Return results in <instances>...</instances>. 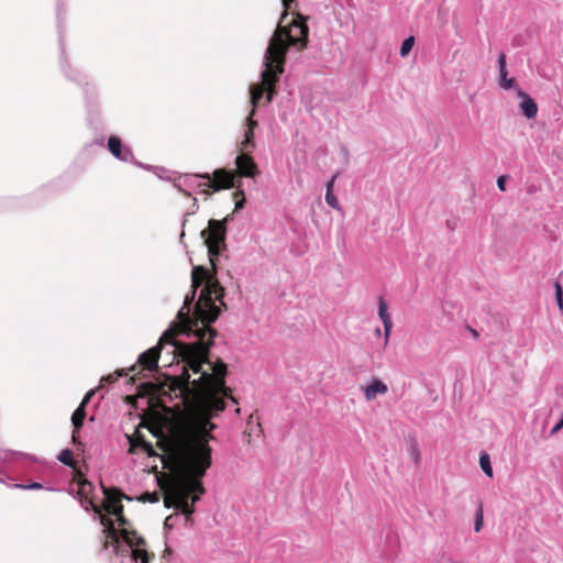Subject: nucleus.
I'll list each match as a JSON object with an SVG mask.
<instances>
[{
    "mask_svg": "<svg viewBox=\"0 0 563 563\" xmlns=\"http://www.w3.org/2000/svg\"><path fill=\"white\" fill-rule=\"evenodd\" d=\"M206 364L211 372L202 371L201 368L199 372L200 377L192 382H190V375L186 372L179 376L167 377L165 383L146 382L139 386L137 396L148 397L150 407H158L168 411L165 405V397L169 399L175 397L180 399L179 404L175 406L177 409L184 406L200 416L199 427L201 435L194 437L184 443L199 439L206 440L209 445L208 440L213 439L210 431L217 427L211 422V417L225 409L224 398H230L236 402L232 396V389L225 386L227 364L220 358L216 362L209 361Z\"/></svg>",
    "mask_w": 563,
    "mask_h": 563,
    "instance_id": "f257e3e1",
    "label": "nucleus"
},
{
    "mask_svg": "<svg viewBox=\"0 0 563 563\" xmlns=\"http://www.w3.org/2000/svg\"><path fill=\"white\" fill-rule=\"evenodd\" d=\"M159 488L164 492V506L166 508L174 507L176 509V505L178 503V497L175 494V474L169 482H165L163 479H158Z\"/></svg>",
    "mask_w": 563,
    "mask_h": 563,
    "instance_id": "ddd939ff",
    "label": "nucleus"
},
{
    "mask_svg": "<svg viewBox=\"0 0 563 563\" xmlns=\"http://www.w3.org/2000/svg\"><path fill=\"white\" fill-rule=\"evenodd\" d=\"M235 165V176L254 177L256 174H258L257 166L249 152H242L240 155H238Z\"/></svg>",
    "mask_w": 563,
    "mask_h": 563,
    "instance_id": "9d476101",
    "label": "nucleus"
},
{
    "mask_svg": "<svg viewBox=\"0 0 563 563\" xmlns=\"http://www.w3.org/2000/svg\"><path fill=\"white\" fill-rule=\"evenodd\" d=\"M122 375H123V373H122V372L117 371V372H114L113 374H109L108 376H104V377L101 379V382H104V383H109V384H111V383L117 382V380H118V378H119L120 376H122Z\"/></svg>",
    "mask_w": 563,
    "mask_h": 563,
    "instance_id": "2f4dec72",
    "label": "nucleus"
},
{
    "mask_svg": "<svg viewBox=\"0 0 563 563\" xmlns=\"http://www.w3.org/2000/svg\"><path fill=\"white\" fill-rule=\"evenodd\" d=\"M507 69L506 70H500L499 71V77H500V86L505 89H510L514 87L515 85V78H507Z\"/></svg>",
    "mask_w": 563,
    "mask_h": 563,
    "instance_id": "bb28decb",
    "label": "nucleus"
},
{
    "mask_svg": "<svg viewBox=\"0 0 563 563\" xmlns=\"http://www.w3.org/2000/svg\"><path fill=\"white\" fill-rule=\"evenodd\" d=\"M147 428H148V430H150L154 435H158V433H159V434H162V433H163L162 429H161L159 427H157V426H150V427H147Z\"/></svg>",
    "mask_w": 563,
    "mask_h": 563,
    "instance_id": "4c0bfd02",
    "label": "nucleus"
},
{
    "mask_svg": "<svg viewBox=\"0 0 563 563\" xmlns=\"http://www.w3.org/2000/svg\"><path fill=\"white\" fill-rule=\"evenodd\" d=\"M517 96L521 99L519 108L522 114L528 119L536 118L538 113V106L534 100L521 89H517Z\"/></svg>",
    "mask_w": 563,
    "mask_h": 563,
    "instance_id": "4468645a",
    "label": "nucleus"
},
{
    "mask_svg": "<svg viewBox=\"0 0 563 563\" xmlns=\"http://www.w3.org/2000/svg\"><path fill=\"white\" fill-rule=\"evenodd\" d=\"M227 218L223 220L211 219L208 222V228L201 231V238L205 240V244L208 247V256L211 264L210 273L203 266H195L191 272V288L198 289L202 284L205 286L210 280H218L216 278L218 257L222 249H225V235H227Z\"/></svg>",
    "mask_w": 563,
    "mask_h": 563,
    "instance_id": "39448f33",
    "label": "nucleus"
},
{
    "mask_svg": "<svg viewBox=\"0 0 563 563\" xmlns=\"http://www.w3.org/2000/svg\"><path fill=\"white\" fill-rule=\"evenodd\" d=\"M130 442L129 453L133 454L136 452V449H142L147 456H156V452L153 448V445L145 440L144 434L136 430L133 435L128 437Z\"/></svg>",
    "mask_w": 563,
    "mask_h": 563,
    "instance_id": "9b49d317",
    "label": "nucleus"
},
{
    "mask_svg": "<svg viewBox=\"0 0 563 563\" xmlns=\"http://www.w3.org/2000/svg\"><path fill=\"white\" fill-rule=\"evenodd\" d=\"M415 44V37L413 36H409L407 37L402 44H401V47H400V55L402 57H405L406 55H408V53L411 51L412 46Z\"/></svg>",
    "mask_w": 563,
    "mask_h": 563,
    "instance_id": "cd10ccee",
    "label": "nucleus"
},
{
    "mask_svg": "<svg viewBox=\"0 0 563 563\" xmlns=\"http://www.w3.org/2000/svg\"><path fill=\"white\" fill-rule=\"evenodd\" d=\"M161 448L163 449V451H164V452H166V451H167V449H166V444L161 445Z\"/></svg>",
    "mask_w": 563,
    "mask_h": 563,
    "instance_id": "de8ad7c7",
    "label": "nucleus"
},
{
    "mask_svg": "<svg viewBox=\"0 0 563 563\" xmlns=\"http://www.w3.org/2000/svg\"><path fill=\"white\" fill-rule=\"evenodd\" d=\"M120 536L123 539V541L128 544L135 541L139 537V533L135 530H131L129 528H121Z\"/></svg>",
    "mask_w": 563,
    "mask_h": 563,
    "instance_id": "b1692460",
    "label": "nucleus"
},
{
    "mask_svg": "<svg viewBox=\"0 0 563 563\" xmlns=\"http://www.w3.org/2000/svg\"><path fill=\"white\" fill-rule=\"evenodd\" d=\"M282 1L284 12L264 55L265 69L261 76L262 81L252 85L250 88L251 102L254 106L262 99L264 92H266V103L272 102L276 93V84L279 81V76L285 71L286 54L289 46L299 45V48L303 49L308 43L309 29L306 19L301 14L297 13L291 22L284 25L288 11L296 0Z\"/></svg>",
    "mask_w": 563,
    "mask_h": 563,
    "instance_id": "7ed1b4c3",
    "label": "nucleus"
},
{
    "mask_svg": "<svg viewBox=\"0 0 563 563\" xmlns=\"http://www.w3.org/2000/svg\"><path fill=\"white\" fill-rule=\"evenodd\" d=\"M108 148L111 154L120 161L129 162L132 158V152L129 147L123 146L118 136H110L108 140Z\"/></svg>",
    "mask_w": 563,
    "mask_h": 563,
    "instance_id": "f8f14e48",
    "label": "nucleus"
},
{
    "mask_svg": "<svg viewBox=\"0 0 563 563\" xmlns=\"http://www.w3.org/2000/svg\"><path fill=\"white\" fill-rule=\"evenodd\" d=\"M413 456H416V461L419 460L420 454L417 449L415 450Z\"/></svg>",
    "mask_w": 563,
    "mask_h": 563,
    "instance_id": "37998d69",
    "label": "nucleus"
},
{
    "mask_svg": "<svg viewBox=\"0 0 563 563\" xmlns=\"http://www.w3.org/2000/svg\"><path fill=\"white\" fill-rule=\"evenodd\" d=\"M178 497V503L176 505V509L180 510L185 516L187 520H191V515L195 512V506L192 504H189V501L184 497Z\"/></svg>",
    "mask_w": 563,
    "mask_h": 563,
    "instance_id": "6ab92c4d",
    "label": "nucleus"
},
{
    "mask_svg": "<svg viewBox=\"0 0 563 563\" xmlns=\"http://www.w3.org/2000/svg\"><path fill=\"white\" fill-rule=\"evenodd\" d=\"M211 452L207 441L199 439L179 443L172 452L175 464V494L186 498L192 506L206 493L202 477L212 464Z\"/></svg>",
    "mask_w": 563,
    "mask_h": 563,
    "instance_id": "20e7f679",
    "label": "nucleus"
},
{
    "mask_svg": "<svg viewBox=\"0 0 563 563\" xmlns=\"http://www.w3.org/2000/svg\"><path fill=\"white\" fill-rule=\"evenodd\" d=\"M375 334H377V335L380 334V329L379 328L376 329Z\"/></svg>",
    "mask_w": 563,
    "mask_h": 563,
    "instance_id": "49530a36",
    "label": "nucleus"
},
{
    "mask_svg": "<svg viewBox=\"0 0 563 563\" xmlns=\"http://www.w3.org/2000/svg\"><path fill=\"white\" fill-rule=\"evenodd\" d=\"M472 334H473L474 338L478 336V332L476 330H472Z\"/></svg>",
    "mask_w": 563,
    "mask_h": 563,
    "instance_id": "a18cd8bd",
    "label": "nucleus"
},
{
    "mask_svg": "<svg viewBox=\"0 0 563 563\" xmlns=\"http://www.w3.org/2000/svg\"><path fill=\"white\" fill-rule=\"evenodd\" d=\"M102 490L106 496V504L103 506L104 510L108 514H111L115 516L117 518L120 516H123V505L121 504V500L128 499L131 500L130 497L124 495L119 488L117 487H106L102 485Z\"/></svg>",
    "mask_w": 563,
    "mask_h": 563,
    "instance_id": "1a4fd4ad",
    "label": "nucleus"
},
{
    "mask_svg": "<svg viewBox=\"0 0 563 563\" xmlns=\"http://www.w3.org/2000/svg\"><path fill=\"white\" fill-rule=\"evenodd\" d=\"M137 500L141 503H157L159 501V493L153 492V493H143L141 496L137 497Z\"/></svg>",
    "mask_w": 563,
    "mask_h": 563,
    "instance_id": "393cba45",
    "label": "nucleus"
},
{
    "mask_svg": "<svg viewBox=\"0 0 563 563\" xmlns=\"http://www.w3.org/2000/svg\"><path fill=\"white\" fill-rule=\"evenodd\" d=\"M238 195H241L242 198H241V200L236 201L235 209H241V208H243V205H244V201H245L244 192L242 190H240V191L235 192V196H238Z\"/></svg>",
    "mask_w": 563,
    "mask_h": 563,
    "instance_id": "c9c22d12",
    "label": "nucleus"
},
{
    "mask_svg": "<svg viewBox=\"0 0 563 563\" xmlns=\"http://www.w3.org/2000/svg\"><path fill=\"white\" fill-rule=\"evenodd\" d=\"M413 456H416V461L419 460L420 454L417 449L415 450Z\"/></svg>",
    "mask_w": 563,
    "mask_h": 563,
    "instance_id": "79ce46f5",
    "label": "nucleus"
},
{
    "mask_svg": "<svg viewBox=\"0 0 563 563\" xmlns=\"http://www.w3.org/2000/svg\"><path fill=\"white\" fill-rule=\"evenodd\" d=\"M195 177L207 179V183L199 184L200 192L203 195H211L224 189L236 187L235 173L224 168H218L212 174H194Z\"/></svg>",
    "mask_w": 563,
    "mask_h": 563,
    "instance_id": "0eeeda50",
    "label": "nucleus"
},
{
    "mask_svg": "<svg viewBox=\"0 0 563 563\" xmlns=\"http://www.w3.org/2000/svg\"><path fill=\"white\" fill-rule=\"evenodd\" d=\"M177 515H169L166 519H165V527H168V528H172L173 527V519L176 518Z\"/></svg>",
    "mask_w": 563,
    "mask_h": 563,
    "instance_id": "58836bf2",
    "label": "nucleus"
},
{
    "mask_svg": "<svg viewBox=\"0 0 563 563\" xmlns=\"http://www.w3.org/2000/svg\"><path fill=\"white\" fill-rule=\"evenodd\" d=\"M76 481L79 485V489L82 492L86 489V487H91V484L86 478H84L80 472H77Z\"/></svg>",
    "mask_w": 563,
    "mask_h": 563,
    "instance_id": "7c9ffc66",
    "label": "nucleus"
},
{
    "mask_svg": "<svg viewBox=\"0 0 563 563\" xmlns=\"http://www.w3.org/2000/svg\"><path fill=\"white\" fill-rule=\"evenodd\" d=\"M92 395H93V390H90L89 393H87L86 396L84 397V399L81 400L80 405L78 406V408L74 411V413L71 416V422H73L74 429H76V431H79L81 429V427L84 426V420L86 418V406L90 401V398L92 397Z\"/></svg>",
    "mask_w": 563,
    "mask_h": 563,
    "instance_id": "2eb2a0df",
    "label": "nucleus"
},
{
    "mask_svg": "<svg viewBox=\"0 0 563 563\" xmlns=\"http://www.w3.org/2000/svg\"><path fill=\"white\" fill-rule=\"evenodd\" d=\"M378 314L384 324L385 343H387L389 340L393 322L390 314L388 313V305L383 297H380L378 300Z\"/></svg>",
    "mask_w": 563,
    "mask_h": 563,
    "instance_id": "dca6fc26",
    "label": "nucleus"
},
{
    "mask_svg": "<svg viewBox=\"0 0 563 563\" xmlns=\"http://www.w3.org/2000/svg\"><path fill=\"white\" fill-rule=\"evenodd\" d=\"M126 400H128L129 402H132V401H134V400H135V398H134L133 396H128V397H126Z\"/></svg>",
    "mask_w": 563,
    "mask_h": 563,
    "instance_id": "c03bdc74",
    "label": "nucleus"
},
{
    "mask_svg": "<svg viewBox=\"0 0 563 563\" xmlns=\"http://www.w3.org/2000/svg\"><path fill=\"white\" fill-rule=\"evenodd\" d=\"M479 465H481V468L483 470V472L488 476V477H493V467H492V464H490V459H489V455L487 453H482L481 456H479Z\"/></svg>",
    "mask_w": 563,
    "mask_h": 563,
    "instance_id": "5701e85b",
    "label": "nucleus"
},
{
    "mask_svg": "<svg viewBox=\"0 0 563 563\" xmlns=\"http://www.w3.org/2000/svg\"><path fill=\"white\" fill-rule=\"evenodd\" d=\"M196 289H191L185 298L181 309L177 313V321L173 322L169 329H175L177 335H195L197 340L191 343L176 345L177 354L187 362L194 373L200 372L205 363H209L210 349L218 332L210 324L213 323L221 309H227L223 301L224 288L219 280H210L200 291L195 305L194 313L190 316V306L196 296Z\"/></svg>",
    "mask_w": 563,
    "mask_h": 563,
    "instance_id": "f03ea898",
    "label": "nucleus"
},
{
    "mask_svg": "<svg viewBox=\"0 0 563 563\" xmlns=\"http://www.w3.org/2000/svg\"><path fill=\"white\" fill-rule=\"evenodd\" d=\"M483 523H484V511H483V505L479 504L478 505V508L476 510V514H475V531L476 532H479L483 528Z\"/></svg>",
    "mask_w": 563,
    "mask_h": 563,
    "instance_id": "a878e982",
    "label": "nucleus"
},
{
    "mask_svg": "<svg viewBox=\"0 0 563 563\" xmlns=\"http://www.w3.org/2000/svg\"><path fill=\"white\" fill-rule=\"evenodd\" d=\"M170 552H172V551H170V549H168V548H167V549L165 550L164 554H163V559H165V558H166V555H169V554H170Z\"/></svg>",
    "mask_w": 563,
    "mask_h": 563,
    "instance_id": "a19ab883",
    "label": "nucleus"
},
{
    "mask_svg": "<svg viewBox=\"0 0 563 563\" xmlns=\"http://www.w3.org/2000/svg\"><path fill=\"white\" fill-rule=\"evenodd\" d=\"M554 288H555V300H556V303L560 308V310L563 312V289H562V286L559 282H556L554 284Z\"/></svg>",
    "mask_w": 563,
    "mask_h": 563,
    "instance_id": "c85d7f7f",
    "label": "nucleus"
},
{
    "mask_svg": "<svg viewBox=\"0 0 563 563\" xmlns=\"http://www.w3.org/2000/svg\"><path fill=\"white\" fill-rule=\"evenodd\" d=\"M77 432L76 429H74V432H73V441L76 443L77 442Z\"/></svg>",
    "mask_w": 563,
    "mask_h": 563,
    "instance_id": "ea45409f",
    "label": "nucleus"
},
{
    "mask_svg": "<svg viewBox=\"0 0 563 563\" xmlns=\"http://www.w3.org/2000/svg\"><path fill=\"white\" fill-rule=\"evenodd\" d=\"M58 461L64 465L76 468V461L73 457V452L69 449L62 450L58 454Z\"/></svg>",
    "mask_w": 563,
    "mask_h": 563,
    "instance_id": "4be33fe9",
    "label": "nucleus"
},
{
    "mask_svg": "<svg viewBox=\"0 0 563 563\" xmlns=\"http://www.w3.org/2000/svg\"><path fill=\"white\" fill-rule=\"evenodd\" d=\"M132 558L136 561L140 560L141 563H150V559L154 556V554L148 553L143 548H130Z\"/></svg>",
    "mask_w": 563,
    "mask_h": 563,
    "instance_id": "aec40b11",
    "label": "nucleus"
},
{
    "mask_svg": "<svg viewBox=\"0 0 563 563\" xmlns=\"http://www.w3.org/2000/svg\"><path fill=\"white\" fill-rule=\"evenodd\" d=\"M258 101H261V99H260ZM258 104H260V102H257V104H256V106H254V104L252 103L253 109H252V111H251V113H250V115H249V118H247V122H246V124H247V130L254 131V129L257 126V121H255V120L253 119V115H254V113H255V108H256V107H258Z\"/></svg>",
    "mask_w": 563,
    "mask_h": 563,
    "instance_id": "c756f323",
    "label": "nucleus"
},
{
    "mask_svg": "<svg viewBox=\"0 0 563 563\" xmlns=\"http://www.w3.org/2000/svg\"><path fill=\"white\" fill-rule=\"evenodd\" d=\"M129 548H143L146 545V541L143 537L139 536L135 541L128 543Z\"/></svg>",
    "mask_w": 563,
    "mask_h": 563,
    "instance_id": "473e14b6",
    "label": "nucleus"
},
{
    "mask_svg": "<svg viewBox=\"0 0 563 563\" xmlns=\"http://www.w3.org/2000/svg\"><path fill=\"white\" fill-rule=\"evenodd\" d=\"M101 523L104 526V529L102 530V548L104 550L112 549V552L115 555H124L128 550L122 547L120 530L118 531L115 529L114 522L110 518L101 516Z\"/></svg>",
    "mask_w": 563,
    "mask_h": 563,
    "instance_id": "6e6552de",
    "label": "nucleus"
},
{
    "mask_svg": "<svg viewBox=\"0 0 563 563\" xmlns=\"http://www.w3.org/2000/svg\"><path fill=\"white\" fill-rule=\"evenodd\" d=\"M497 187L501 191L506 190V176H499L498 177V179H497Z\"/></svg>",
    "mask_w": 563,
    "mask_h": 563,
    "instance_id": "f704fd0d",
    "label": "nucleus"
},
{
    "mask_svg": "<svg viewBox=\"0 0 563 563\" xmlns=\"http://www.w3.org/2000/svg\"><path fill=\"white\" fill-rule=\"evenodd\" d=\"M338 177V174H335L330 181L327 184V192H325V202L333 209L340 210V203L336 199V197L333 194V185Z\"/></svg>",
    "mask_w": 563,
    "mask_h": 563,
    "instance_id": "a211bd4d",
    "label": "nucleus"
},
{
    "mask_svg": "<svg viewBox=\"0 0 563 563\" xmlns=\"http://www.w3.org/2000/svg\"><path fill=\"white\" fill-rule=\"evenodd\" d=\"M387 391V385L378 378L373 379L371 384L364 387V395L368 401L374 400L377 395H385Z\"/></svg>",
    "mask_w": 563,
    "mask_h": 563,
    "instance_id": "f3484780",
    "label": "nucleus"
},
{
    "mask_svg": "<svg viewBox=\"0 0 563 563\" xmlns=\"http://www.w3.org/2000/svg\"><path fill=\"white\" fill-rule=\"evenodd\" d=\"M119 525L122 527V528H128L129 526V520L123 516H120L117 518Z\"/></svg>",
    "mask_w": 563,
    "mask_h": 563,
    "instance_id": "e433bc0d",
    "label": "nucleus"
},
{
    "mask_svg": "<svg viewBox=\"0 0 563 563\" xmlns=\"http://www.w3.org/2000/svg\"><path fill=\"white\" fill-rule=\"evenodd\" d=\"M176 336H177V331L175 329H168L162 334L157 345L143 352L139 356V360H137L139 365H133L129 369L130 372H135L136 368L140 367V371L136 374H134L132 379L134 380L135 376L139 375L142 369L155 371L157 368L159 354L165 344H170L174 347V350L172 352L174 354V357L177 358L178 363L181 362L184 364L181 374H184L186 372H187V374H189V371H192V369L189 367L187 362L184 361L183 357L177 354L176 345L180 344L181 342L176 341Z\"/></svg>",
    "mask_w": 563,
    "mask_h": 563,
    "instance_id": "423d86ee",
    "label": "nucleus"
},
{
    "mask_svg": "<svg viewBox=\"0 0 563 563\" xmlns=\"http://www.w3.org/2000/svg\"><path fill=\"white\" fill-rule=\"evenodd\" d=\"M499 71L506 70V55L501 53L498 57Z\"/></svg>",
    "mask_w": 563,
    "mask_h": 563,
    "instance_id": "72a5a7b5",
    "label": "nucleus"
},
{
    "mask_svg": "<svg viewBox=\"0 0 563 563\" xmlns=\"http://www.w3.org/2000/svg\"><path fill=\"white\" fill-rule=\"evenodd\" d=\"M254 146V131L246 130L240 150L241 152H250Z\"/></svg>",
    "mask_w": 563,
    "mask_h": 563,
    "instance_id": "412c9836",
    "label": "nucleus"
}]
</instances>
